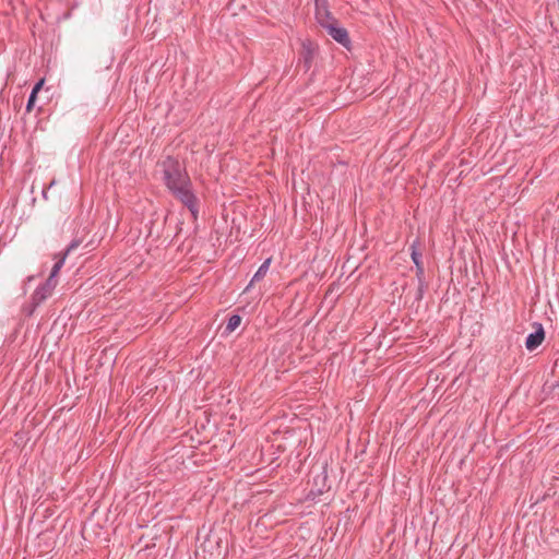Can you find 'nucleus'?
I'll return each mask as SVG.
<instances>
[{"instance_id":"nucleus-1","label":"nucleus","mask_w":559,"mask_h":559,"mask_svg":"<svg viewBox=\"0 0 559 559\" xmlns=\"http://www.w3.org/2000/svg\"><path fill=\"white\" fill-rule=\"evenodd\" d=\"M163 178L166 187L170 190L180 185L189 183L190 178L178 159L167 156L162 162Z\"/></svg>"},{"instance_id":"nucleus-2","label":"nucleus","mask_w":559,"mask_h":559,"mask_svg":"<svg viewBox=\"0 0 559 559\" xmlns=\"http://www.w3.org/2000/svg\"><path fill=\"white\" fill-rule=\"evenodd\" d=\"M170 192L174 194L176 199H178L187 209L190 211L193 219L198 218L199 214V205L198 199L192 191L191 180L189 183L180 185L170 189Z\"/></svg>"},{"instance_id":"nucleus-3","label":"nucleus","mask_w":559,"mask_h":559,"mask_svg":"<svg viewBox=\"0 0 559 559\" xmlns=\"http://www.w3.org/2000/svg\"><path fill=\"white\" fill-rule=\"evenodd\" d=\"M322 27L326 31V33L340 45L345 48H348L350 45V39L348 32L345 27L340 26L336 19L330 21V23H325Z\"/></svg>"},{"instance_id":"nucleus-4","label":"nucleus","mask_w":559,"mask_h":559,"mask_svg":"<svg viewBox=\"0 0 559 559\" xmlns=\"http://www.w3.org/2000/svg\"><path fill=\"white\" fill-rule=\"evenodd\" d=\"M58 284V280L47 278L45 283L39 285L32 295V305L34 308L43 304L48 297L51 296L53 289Z\"/></svg>"},{"instance_id":"nucleus-5","label":"nucleus","mask_w":559,"mask_h":559,"mask_svg":"<svg viewBox=\"0 0 559 559\" xmlns=\"http://www.w3.org/2000/svg\"><path fill=\"white\" fill-rule=\"evenodd\" d=\"M534 326L535 331L530 333L525 340V347L530 352L535 350L545 340V331L543 325L540 323H534Z\"/></svg>"},{"instance_id":"nucleus-6","label":"nucleus","mask_w":559,"mask_h":559,"mask_svg":"<svg viewBox=\"0 0 559 559\" xmlns=\"http://www.w3.org/2000/svg\"><path fill=\"white\" fill-rule=\"evenodd\" d=\"M81 245V240L79 239H74L70 242V245L67 247L66 251L62 253V255L58 259V261H56V263L53 264L52 269H51V272L49 274V278L51 280H57V276L61 270V267L63 266L64 264V261L67 259V257L73 251L75 250L79 246Z\"/></svg>"},{"instance_id":"nucleus-7","label":"nucleus","mask_w":559,"mask_h":559,"mask_svg":"<svg viewBox=\"0 0 559 559\" xmlns=\"http://www.w3.org/2000/svg\"><path fill=\"white\" fill-rule=\"evenodd\" d=\"M316 5V19L318 23L322 26L325 23H330V21L334 20L331 12L328 8V0H314Z\"/></svg>"},{"instance_id":"nucleus-8","label":"nucleus","mask_w":559,"mask_h":559,"mask_svg":"<svg viewBox=\"0 0 559 559\" xmlns=\"http://www.w3.org/2000/svg\"><path fill=\"white\" fill-rule=\"evenodd\" d=\"M418 247H419L418 240H415L411 245V258H412L413 263L416 266V275L418 277H420L424 275V265H423V261H421V253H420Z\"/></svg>"},{"instance_id":"nucleus-9","label":"nucleus","mask_w":559,"mask_h":559,"mask_svg":"<svg viewBox=\"0 0 559 559\" xmlns=\"http://www.w3.org/2000/svg\"><path fill=\"white\" fill-rule=\"evenodd\" d=\"M270 264H271V259H266L261 265L260 267L258 269V271L254 273V275L252 276L248 287L246 288L247 290L252 286V284L254 282H259L261 281L267 273L269 271V267H270Z\"/></svg>"},{"instance_id":"nucleus-10","label":"nucleus","mask_w":559,"mask_h":559,"mask_svg":"<svg viewBox=\"0 0 559 559\" xmlns=\"http://www.w3.org/2000/svg\"><path fill=\"white\" fill-rule=\"evenodd\" d=\"M313 55H314V51L311 48V45L310 44H304L302 45L301 58L304 60L305 68L307 70L311 67Z\"/></svg>"},{"instance_id":"nucleus-11","label":"nucleus","mask_w":559,"mask_h":559,"mask_svg":"<svg viewBox=\"0 0 559 559\" xmlns=\"http://www.w3.org/2000/svg\"><path fill=\"white\" fill-rule=\"evenodd\" d=\"M241 323V317L239 314H233L229 317L225 331L226 332H234Z\"/></svg>"},{"instance_id":"nucleus-12","label":"nucleus","mask_w":559,"mask_h":559,"mask_svg":"<svg viewBox=\"0 0 559 559\" xmlns=\"http://www.w3.org/2000/svg\"><path fill=\"white\" fill-rule=\"evenodd\" d=\"M36 96L37 94L31 92L29 96H28V100H27V104H26V110L27 111H31L33 106H34V103L36 100Z\"/></svg>"},{"instance_id":"nucleus-13","label":"nucleus","mask_w":559,"mask_h":559,"mask_svg":"<svg viewBox=\"0 0 559 559\" xmlns=\"http://www.w3.org/2000/svg\"><path fill=\"white\" fill-rule=\"evenodd\" d=\"M43 83H44V81H43V80H41V81H39V82H37V83L35 84V86L33 87L32 92H33V93H35V94H37V93H38V91L41 88Z\"/></svg>"}]
</instances>
